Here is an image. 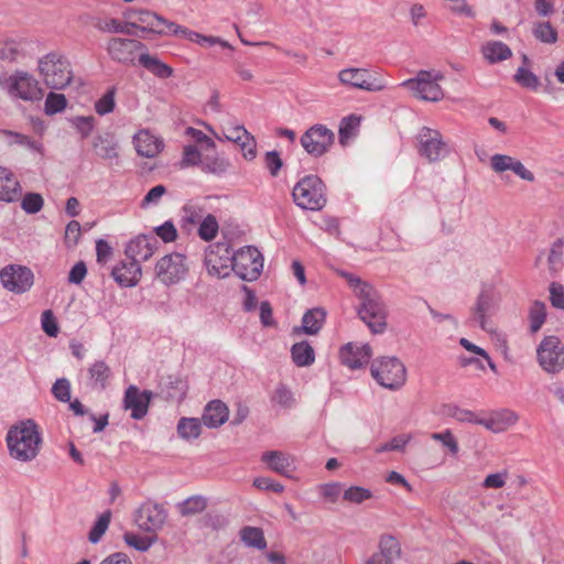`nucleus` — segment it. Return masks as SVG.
<instances>
[{
  "label": "nucleus",
  "mask_w": 564,
  "mask_h": 564,
  "mask_svg": "<svg viewBox=\"0 0 564 564\" xmlns=\"http://www.w3.org/2000/svg\"><path fill=\"white\" fill-rule=\"evenodd\" d=\"M41 441L37 426L32 420L20 422L7 434L10 455L21 462H30L36 457Z\"/></svg>",
  "instance_id": "f257e3e1"
},
{
  "label": "nucleus",
  "mask_w": 564,
  "mask_h": 564,
  "mask_svg": "<svg viewBox=\"0 0 564 564\" xmlns=\"http://www.w3.org/2000/svg\"><path fill=\"white\" fill-rule=\"evenodd\" d=\"M362 288L364 290H359L357 296L360 300L358 315L372 333L380 334L387 327L386 306L372 285H364Z\"/></svg>",
  "instance_id": "f03ea898"
},
{
  "label": "nucleus",
  "mask_w": 564,
  "mask_h": 564,
  "mask_svg": "<svg viewBox=\"0 0 564 564\" xmlns=\"http://www.w3.org/2000/svg\"><path fill=\"white\" fill-rule=\"evenodd\" d=\"M294 203L302 209L321 210L327 203L326 187L317 175H305L293 187Z\"/></svg>",
  "instance_id": "7ed1b4c3"
},
{
  "label": "nucleus",
  "mask_w": 564,
  "mask_h": 564,
  "mask_svg": "<svg viewBox=\"0 0 564 564\" xmlns=\"http://www.w3.org/2000/svg\"><path fill=\"white\" fill-rule=\"evenodd\" d=\"M0 88L13 98L32 102L41 100L44 95L39 82L23 70H17L10 76L0 73Z\"/></svg>",
  "instance_id": "20e7f679"
},
{
  "label": "nucleus",
  "mask_w": 564,
  "mask_h": 564,
  "mask_svg": "<svg viewBox=\"0 0 564 564\" xmlns=\"http://www.w3.org/2000/svg\"><path fill=\"white\" fill-rule=\"evenodd\" d=\"M39 70L45 85L52 89H63L72 80L70 64L57 53H48L39 61Z\"/></svg>",
  "instance_id": "39448f33"
},
{
  "label": "nucleus",
  "mask_w": 564,
  "mask_h": 564,
  "mask_svg": "<svg viewBox=\"0 0 564 564\" xmlns=\"http://www.w3.org/2000/svg\"><path fill=\"white\" fill-rule=\"evenodd\" d=\"M371 376L382 387L397 390L406 380V369L403 362L397 357H381L372 361Z\"/></svg>",
  "instance_id": "423d86ee"
},
{
  "label": "nucleus",
  "mask_w": 564,
  "mask_h": 564,
  "mask_svg": "<svg viewBox=\"0 0 564 564\" xmlns=\"http://www.w3.org/2000/svg\"><path fill=\"white\" fill-rule=\"evenodd\" d=\"M444 75L438 70H420L416 77L404 80L401 86L412 90L416 97L426 101H440L444 91L440 82Z\"/></svg>",
  "instance_id": "0eeeda50"
},
{
  "label": "nucleus",
  "mask_w": 564,
  "mask_h": 564,
  "mask_svg": "<svg viewBox=\"0 0 564 564\" xmlns=\"http://www.w3.org/2000/svg\"><path fill=\"white\" fill-rule=\"evenodd\" d=\"M231 270L243 281H256L263 269V257L253 246H246L234 253Z\"/></svg>",
  "instance_id": "6e6552de"
},
{
  "label": "nucleus",
  "mask_w": 564,
  "mask_h": 564,
  "mask_svg": "<svg viewBox=\"0 0 564 564\" xmlns=\"http://www.w3.org/2000/svg\"><path fill=\"white\" fill-rule=\"evenodd\" d=\"M335 134L324 124H314L301 137V145L312 156L324 155L334 143Z\"/></svg>",
  "instance_id": "1a4fd4ad"
},
{
  "label": "nucleus",
  "mask_w": 564,
  "mask_h": 564,
  "mask_svg": "<svg viewBox=\"0 0 564 564\" xmlns=\"http://www.w3.org/2000/svg\"><path fill=\"white\" fill-rule=\"evenodd\" d=\"M0 281L8 291L22 294L32 288L34 274L28 267L8 264L0 271Z\"/></svg>",
  "instance_id": "9d476101"
},
{
  "label": "nucleus",
  "mask_w": 564,
  "mask_h": 564,
  "mask_svg": "<svg viewBox=\"0 0 564 564\" xmlns=\"http://www.w3.org/2000/svg\"><path fill=\"white\" fill-rule=\"evenodd\" d=\"M417 140L419 153L421 156L429 160V162L440 161L449 152L448 145L443 140L438 130L423 127L419 132Z\"/></svg>",
  "instance_id": "9b49d317"
},
{
  "label": "nucleus",
  "mask_w": 564,
  "mask_h": 564,
  "mask_svg": "<svg viewBox=\"0 0 564 564\" xmlns=\"http://www.w3.org/2000/svg\"><path fill=\"white\" fill-rule=\"evenodd\" d=\"M536 354L540 366L546 372L555 373L564 367V347L555 336L545 337Z\"/></svg>",
  "instance_id": "f8f14e48"
},
{
  "label": "nucleus",
  "mask_w": 564,
  "mask_h": 564,
  "mask_svg": "<svg viewBox=\"0 0 564 564\" xmlns=\"http://www.w3.org/2000/svg\"><path fill=\"white\" fill-rule=\"evenodd\" d=\"M338 80L346 86L366 91H381L387 86L382 79L373 76L366 68L350 67L338 73Z\"/></svg>",
  "instance_id": "ddd939ff"
},
{
  "label": "nucleus",
  "mask_w": 564,
  "mask_h": 564,
  "mask_svg": "<svg viewBox=\"0 0 564 564\" xmlns=\"http://www.w3.org/2000/svg\"><path fill=\"white\" fill-rule=\"evenodd\" d=\"M185 256L178 252L162 257L155 265V275L164 284L180 282L186 275Z\"/></svg>",
  "instance_id": "4468645a"
},
{
  "label": "nucleus",
  "mask_w": 564,
  "mask_h": 564,
  "mask_svg": "<svg viewBox=\"0 0 564 564\" xmlns=\"http://www.w3.org/2000/svg\"><path fill=\"white\" fill-rule=\"evenodd\" d=\"M145 48L142 42L133 39L112 37L107 44L110 58L126 66H134L137 52Z\"/></svg>",
  "instance_id": "2eb2a0df"
},
{
  "label": "nucleus",
  "mask_w": 564,
  "mask_h": 564,
  "mask_svg": "<svg viewBox=\"0 0 564 564\" xmlns=\"http://www.w3.org/2000/svg\"><path fill=\"white\" fill-rule=\"evenodd\" d=\"M134 521L141 530L155 533L165 523L166 511L158 503L145 502L137 510Z\"/></svg>",
  "instance_id": "dca6fc26"
},
{
  "label": "nucleus",
  "mask_w": 564,
  "mask_h": 564,
  "mask_svg": "<svg viewBox=\"0 0 564 564\" xmlns=\"http://www.w3.org/2000/svg\"><path fill=\"white\" fill-rule=\"evenodd\" d=\"M232 259L234 253L227 242H217L209 246L205 254V263L208 271L224 276L227 275V272L223 271L232 268Z\"/></svg>",
  "instance_id": "f3484780"
},
{
  "label": "nucleus",
  "mask_w": 564,
  "mask_h": 564,
  "mask_svg": "<svg viewBox=\"0 0 564 564\" xmlns=\"http://www.w3.org/2000/svg\"><path fill=\"white\" fill-rule=\"evenodd\" d=\"M152 395L149 390L141 391L137 386H129L124 391L123 408L131 410L132 419L141 420L149 411Z\"/></svg>",
  "instance_id": "a211bd4d"
},
{
  "label": "nucleus",
  "mask_w": 564,
  "mask_h": 564,
  "mask_svg": "<svg viewBox=\"0 0 564 564\" xmlns=\"http://www.w3.org/2000/svg\"><path fill=\"white\" fill-rule=\"evenodd\" d=\"M371 355L372 350L368 344L359 346L354 343L343 346L339 352L341 362L350 369H359L367 365Z\"/></svg>",
  "instance_id": "6ab92c4d"
},
{
  "label": "nucleus",
  "mask_w": 564,
  "mask_h": 564,
  "mask_svg": "<svg viewBox=\"0 0 564 564\" xmlns=\"http://www.w3.org/2000/svg\"><path fill=\"white\" fill-rule=\"evenodd\" d=\"M158 243L153 236L139 235L127 245L126 256L131 260H137L138 263L147 261L154 253Z\"/></svg>",
  "instance_id": "aec40b11"
},
{
  "label": "nucleus",
  "mask_w": 564,
  "mask_h": 564,
  "mask_svg": "<svg viewBox=\"0 0 564 564\" xmlns=\"http://www.w3.org/2000/svg\"><path fill=\"white\" fill-rule=\"evenodd\" d=\"M94 153L106 161H111L119 156V144L112 132L105 131L97 133L91 139Z\"/></svg>",
  "instance_id": "412c9836"
},
{
  "label": "nucleus",
  "mask_w": 564,
  "mask_h": 564,
  "mask_svg": "<svg viewBox=\"0 0 564 564\" xmlns=\"http://www.w3.org/2000/svg\"><path fill=\"white\" fill-rule=\"evenodd\" d=\"M401 554L398 540L392 535H383L379 542V551L373 553L366 564H393V560Z\"/></svg>",
  "instance_id": "4be33fe9"
},
{
  "label": "nucleus",
  "mask_w": 564,
  "mask_h": 564,
  "mask_svg": "<svg viewBox=\"0 0 564 564\" xmlns=\"http://www.w3.org/2000/svg\"><path fill=\"white\" fill-rule=\"evenodd\" d=\"M111 275L119 285L133 286L141 276V265L137 260L128 258L112 269Z\"/></svg>",
  "instance_id": "5701e85b"
},
{
  "label": "nucleus",
  "mask_w": 564,
  "mask_h": 564,
  "mask_svg": "<svg viewBox=\"0 0 564 564\" xmlns=\"http://www.w3.org/2000/svg\"><path fill=\"white\" fill-rule=\"evenodd\" d=\"M495 310V295L490 288H484L477 296L471 308L473 318L477 321L482 329H486V316Z\"/></svg>",
  "instance_id": "b1692460"
},
{
  "label": "nucleus",
  "mask_w": 564,
  "mask_h": 564,
  "mask_svg": "<svg viewBox=\"0 0 564 564\" xmlns=\"http://www.w3.org/2000/svg\"><path fill=\"white\" fill-rule=\"evenodd\" d=\"M202 420L210 429L223 425L228 420L227 405L220 400L210 401L205 406Z\"/></svg>",
  "instance_id": "393cba45"
},
{
  "label": "nucleus",
  "mask_w": 564,
  "mask_h": 564,
  "mask_svg": "<svg viewBox=\"0 0 564 564\" xmlns=\"http://www.w3.org/2000/svg\"><path fill=\"white\" fill-rule=\"evenodd\" d=\"M134 143L138 154L144 158H154L163 148V143L148 131L135 134Z\"/></svg>",
  "instance_id": "a878e982"
},
{
  "label": "nucleus",
  "mask_w": 564,
  "mask_h": 564,
  "mask_svg": "<svg viewBox=\"0 0 564 564\" xmlns=\"http://www.w3.org/2000/svg\"><path fill=\"white\" fill-rule=\"evenodd\" d=\"M326 312L321 307L308 310L302 318V327H294V332H303L307 335H316L323 327Z\"/></svg>",
  "instance_id": "bb28decb"
},
{
  "label": "nucleus",
  "mask_w": 564,
  "mask_h": 564,
  "mask_svg": "<svg viewBox=\"0 0 564 564\" xmlns=\"http://www.w3.org/2000/svg\"><path fill=\"white\" fill-rule=\"evenodd\" d=\"M20 195V184L14 175L0 166V200L14 202Z\"/></svg>",
  "instance_id": "cd10ccee"
},
{
  "label": "nucleus",
  "mask_w": 564,
  "mask_h": 564,
  "mask_svg": "<svg viewBox=\"0 0 564 564\" xmlns=\"http://www.w3.org/2000/svg\"><path fill=\"white\" fill-rule=\"evenodd\" d=\"M261 460L265 463L271 470L283 476H288L293 462L290 455L280 451H269L263 453Z\"/></svg>",
  "instance_id": "c85d7f7f"
},
{
  "label": "nucleus",
  "mask_w": 564,
  "mask_h": 564,
  "mask_svg": "<svg viewBox=\"0 0 564 564\" xmlns=\"http://www.w3.org/2000/svg\"><path fill=\"white\" fill-rule=\"evenodd\" d=\"M89 386L93 389L104 390L111 377V369L104 360H96L87 369Z\"/></svg>",
  "instance_id": "c756f323"
},
{
  "label": "nucleus",
  "mask_w": 564,
  "mask_h": 564,
  "mask_svg": "<svg viewBox=\"0 0 564 564\" xmlns=\"http://www.w3.org/2000/svg\"><path fill=\"white\" fill-rule=\"evenodd\" d=\"M138 61L147 70L161 79L169 78L173 75V68L161 62L156 56L141 53Z\"/></svg>",
  "instance_id": "7c9ffc66"
},
{
  "label": "nucleus",
  "mask_w": 564,
  "mask_h": 564,
  "mask_svg": "<svg viewBox=\"0 0 564 564\" xmlns=\"http://www.w3.org/2000/svg\"><path fill=\"white\" fill-rule=\"evenodd\" d=\"M185 28L176 24L175 22L169 21L164 17L155 13L153 18V26L149 28L148 33L156 35H170L173 34L178 37H183Z\"/></svg>",
  "instance_id": "2f4dec72"
},
{
  "label": "nucleus",
  "mask_w": 564,
  "mask_h": 564,
  "mask_svg": "<svg viewBox=\"0 0 564 564\" xmlns=\"http://www.w3.org/2000/svg\"><path fill=\"white\" fill-rule=\"evenodd\" d=\"M292 360L297 367H307L315 360L313 347L307 341L296 343L291 348Z\"/></svg>",
  "instance_id": "473e14b6"
},
{
  "label": "nucleus",
  "mask_w": 564,
  "mask_h": 564,
  "mask_svg": "<svg viewBox=\"0 0 564 564\" xmlns=\"http://www.w3.org/2000/svg\"><path fill=\"white\" fill-rule=\"evenodd\" d=\"M484 56L490 63H497L511 57L512 52L508 45L499 41H491L484 45L482 47Z\"/></svg>",
  "instance_id": "72a5a7b5"
},
{
  "label": "nucleus",
  "mask_w": 564,
  "mask_h": 564,
  "mask_svg": "<svg viewBox=\"0 0 564 564\" xmlns=\"http://www.w3.org/2000/svg\"><path fill=\"white\" fill-rule=\"evenodd\" d=\"M123 15L128 19H133L139 24L138 30L142 33H148L149 28L153 26V18L155 12L147 9H129Z\"/></svg>",
  "instance_id": "f704fd0d"
},
{
  "label": "nucleus",
  "mask_w": 564,
  "mask_h": 564,
  "mask_svg": "<svg viewBox=\"0 0 564 564\" xmlns=\"http://www.w3.org/2000/svg\"><path fill=\"white\" fill-rule=\"evenodd\" d=\"M240 538L248 546L256 547L258 550H263L267 546L263 531L260 528L245 527L240 531Z\"/></svg>",
  "instance_id": "c9c22d12"
},
{
  "label": "nucleus",
  "mask_w": 564,
  "mask_h": 564,
  "mask_svg": "<svg viewBox=\"0 0 564 564\" xmlns=\"http://www.w3.org/2000/svg\"><path fill=\"white\" fill-rule=\"evenodd\" d=\"M182 39H187L191 42H195L202 46H213L215 44H219L225 48L232 50V46L220 37L203 35L197 32H194L187 28H185L184 34Z\"/></svg>",
  "instance_id": "e433bc0d"
},
{
  "label": "nucleus",
  "mask_w": 564,
  "mask_h": 564,
  "mask_svg": "<svg viewBox=\"0 0 564 564\" xmlns=\"http://www.w3.org/2000/svg\"><path fill=\"white\" fill-rule=\"evenodd\" d=\"M200 432L202 425L198 419L182 417L177 423V433L182 438H197Z\"/></svg>",
  "instance_id": "4c0bfd02"
},
{
  "label": "nucleus",
  "mask_w": 564,
  "mask_h": 564,
  "mask_svg": "<svg viewBox=\"0 0 564 564\" xmlns=\"http://www.w3.org/2000/svg\"><path fill=\"white\" fill-rule=\"evenodd\" d=\"M202 171L215 175H221L227 172L230 163L220 156L206 155L202 159Z\"/></svg>",
  "instance_id": "58836bf2"
},
{
  "label": "nucleus",
  "mask_w": 564,
  "mask_h": 564,
  "mask_svg": "<svg viewBox=\"0 0 564 564\" xmlns=\"http://www.w3.org/2000/svg\"><path fill=\"white\" fill-rule=\"evenodd\" d=\"M206 507L207 500L205 497L192 496L178 505V510L183 517H188L203 512Z\"/></svg>",
  "instance_id": "ea45409f"
},
{
  "label": "nucleus",
  "mask_w": 564,
  "mask_h": 564,
  "mask_svg": "<svg viewBox=\"0 0 564 564\" xmlns=\"http://www.w3.org/2000/svg\"><path fill=\"white\" fill-rule=\"evenodd\" d=\"M546 318V306L541 301H535L530 307L529 311V319H530V329L532 333H536L542 325L544 324Z\"/></svg>",
  "instance_id": "a19ab883"
},
{
  "label": "nucleus",
  "mask_w": 564,
  "mask_h": 564,
  "mask_svg": "<svg viewBox=\"0 0 564 564\" xmlns=\"http://www.w3.org/2000/svg\"><path fill=\"white\" fill-rule=\"evenodd\" d=\"M513 79L521 87L528 88V89H531L534 91L538 90V88L540 87L539 77L523 66H521L517 69L516 74L513 75Z\"/></svg>",
  "instance_id": "79ce46f5"
},
{
  "label": "nucleus",
  "mask_w": 564,
  "mask_h": 564,
  "mask_svg": "<svg viewBox=\"0 0 564 564\" xmlns=\"http://www.w3.org/2000/svg\"><path fill=\"white\" fill-rule=\"evenodd\" d=\"M533 35L542 43L553 44L557 41V31L550 22H538L533 28Z\"/></svg>",
  "instance_id": "37998d69"
},
{
  "label": "nucleus",
  "mask_w": 564,
  "mask_h": 564,
  "mask_svg": "<svg viewBox=\"0 0 564 564\" xmlns=\"http://www.w3.org/2000/svg\"><path fill=\"white\" fill-rule=\"evenodd\" d=\"M110 519H111V512L108 510V511H105L98 519L97 521L95 522V524L93 525L91 530L89 531V534H88V540L93 543V544H96L98 543L102 535L106 533L108 527H109V523H110Z\"/></svg>",
  "instance_id": "c03bdc74"
},
{
  "label": "nucleus",
  "mask_w": 564,
  "mask_h": 564,
  "mask_svg": "<svg viewBox=\"0 0 564 564\" xmlns=\"http://www.w3.org/2000/svg\"><path fill=\"white\" fill-rule=\"evenodd\" d=\"M123 540L129 546H132L138 551L145 552L152 546V544H154L156 535L139 536L134 533L126 532Z\"/></svg>",
  "instance_id": "a18cd8bd"
},
{
  "label": "nucleus",
  "mask_w": 564,
  "mask_h": 564,
  "mask_svg": "<svg viewBox=\"0 0 564 564\" xmlns=\"http://www.w3.org/2000/svg\"><path fill=\"white\" fill-rule=\"evenodd\" d=\"M116 88H109L106 94L95 102V110L98 115L105 116L113 111L116 101Z\"/></svg>",
  "instance_id": "49530a36"
},
{
  "label": "nucleus",
  "mask_w": 564,
  "mask_h": 564,
  "mask_svg": "<svg viewBox=\"0 0 564 564\" xmlns=\"http://www.w3.org/2000/svg\"><path fill=\"white\" fill-rule=\"evenodd\" d=\"M218 232V223L214 215H207L198 228V236L205 240H213Z\"/></svg>",
  "instance_id": "de8ad7c7"
},
{
  "label": "nucleus",
  "mask_w": 564,
  "mask_h": 564,
  "mask_svg": "<svg viewBox=\"0 0 564 564\" xmlns=\"http://www.w3.org/2000/svg\"><path fill=\"white\" fill-rule=\"evenodd\" d=\"M67 100L63 94L50 93L45 100V113L55 115L66 108Z\"/></svg>",
  "instance_id": "09e8293b"
},
{
  "label": "nucleus",
  "mask_w": 564,
  "mask_h": 564,
  "mask_svg": "<svg viewBox=\"0 0 564 564\" xmlns=\"http://www.w3.org/2000/svg\"><path fill=\"white\" fill-rule=\"evenodd\" d=\"M52 394L59 402H69L70 401V382L66 378L57 379L52 387Z\"/></svg>",
  "instance_id": "8fccbe9b"
},
{
  "label": "nucleus",
  "mask_w": 564,
  "mask_h": 564,
  "mask_svg": "<svg viewBox=\"0 0 564 564\" xmlns=\"http://www.w3.org/2000/svg\"><path fill=\"white\" fill-rule=\"evenodd\" d=\"M43 197L37 193H28L24 195L21 207L26 214H36L43 207Z\"/></svg>",
  "instance_id": "3c124183"
},
{
  "label": "nucleus",
  "mask_w": 564,
  "mask_h": 564,
  "mask_svg": "<svg viewBox=\"0 0 564 564\" xmlns=\"http://www.w3.org/2000/svg\"><path fill=\"white\" fill-rule=\"evenodd\" d=\"M359 126V119L355 116L345 117L339 126V142L345 144L352 131Z\"/></svg>",
  "instance_id": "603ef678"
},
{
  "label": "nucleus",
  "mask_w": 564,
  "mask_h": 564,
  "mask_svg": "<svg viewBox=\"0 0 564 564\" xmlns=\"http://www.w3.org/2000/svg\"><path fill=\"white\" fill-rule=\"evenodd\" d=\"M121 24H122V22L115 18H110V19L97 18L93 22L94 28L97 29L98 31L104 32V33H117V34H119V31H122Z\"/></svg>",
  "instance_id": "864d4df0"
},
{
  "label": "nucleus",
  "mask_w": 564,
  "mask_h": 564,
  "mask_svg": "<svg viewBox=\"0 0 564 564\" xmlns=\"http://www.w3.org/2000/svg\"><path fill=\"white\" fill-rule=\"evenodd\" d=\"M371 491L369 489L352 486L345 490L344 499L354 503H361L367 499L371 498Z\"/></svg>",
  "instance_id": "5fc2aeb1"
},
{
  "label": "nucleus",
  "mask_w": 564,
  "mask_h": 564,
  "mask_svg": "<svg viewBox=\"0 0 564 564\" xmlns=\"http://www.w3.org/2000/svg\"><path fill=\"white\" fill-rule=\"evenodd\" d=\"M75 128L80 134L82 139H86L90 135L95 128V118L93 116L84 117L78 116L73 120Z\"/></svg>",
  "instance_id": "6e6d98bb"
},
{
  "label": "nucleus",
  "mask_w": 564,
  "mask_h": 564,
  "mask_svg": "<svg viewBox=\"0 0 564 564\" xmlns=\"http://www.w3.org/2000/svg\"><path fill=\"white\" fill-rule=\"evenodd\" d=\"M20 55L19 45L14 41L0 43V61L12 63Z\"/></svg>",
  "instance_id": "4d7b16f0"
},
{
  "label": "nucleus",
  "mask_w": 564,
  "mask_h": 564,
  "mask_svg": "<svg viewBox=\"0 0 564 564\" xmlns=\"http://www.w3.org/2000/svg\"><path fill=\"white\" fill-rule=\"evenodd\" d=\"M42 328L50 337H56L59 328L52 311L47 310L41 316Z\"/></svg>",
  "instance_id": "13d9d810"
},
{
  "label": "nucleus",
  "mask_w": 564,
  "mask_h": 564,
  "mask_svg": "<svg viewBox=\"0 0 564 564\" xmlns=\"http://www.w3.org/2000/svg\"><path fill=\"white\" fill-rule=\"evenodd\" d=\"M514 160V158L506 154H495L490 159L491 169L497 173L511 171Z\"/></svg>",
  "instance_id": "bf43d9fd"
},
{
  "label": "nucleus",
  "mask_w": 564,
  "mask_h": 564,
  "mask_svg": "<svg viewBox=\"0 0 564 564\" xmlns=\"http://www.w3.org/2000/svg\"><path fill=\"white\" fill-rule=\"evenodd\" d=\"M154 231L155 235L160 237L164 242H172L177 238V230L171 220H167L163 225L158 226Z\"/></svg>",
  "instance_id": "052dcab7"
},
{
  "label": "nucleus",
  "mask_w": 564,
  "mask_h": 564,
  "mask_svg": "<svg viewBox=\"0 0 564 564\" xmlns=\"http://www.w3.org/2000/svg\"><path fill=\"white\" fill-rule=\"evenodd\" d=\"M187 134L191 135L194 141L202 147L203 150L209 151L214 150L216 147L214 140L198 129L187 128Z\"/></svg>",
  "instance_id": "680f3d73"
},
{
  "label": "nucleus",
  "mask_w": 564,
  "mask_h": 564,
  "mask_svg": "<svg viewBox=\"0 0 564 564\" xmlns=\"http://www.w3.org/2000/svg\"><path fill=\"white\" fill-rule=\"evenodd\" d=\"M550 301L553 307L564 310V286L561 283L550 284Z\"/></svg>",
  "instance_id": "e2e57ef3"
},
{
  "label": "nucleus",
  "mask_w": 564,
  "mask_h": 564,
  "mask_svg": "<svg viewBox=\"0 0 564 564\" xmlns=\"http://www.w3.org/2000/svg\"><path fill=\"white\" fill-rule=\"evenodd\" d=\"M264 163L272 176H276L283 165L282 159L275 150L265 153Z\"/></svg>",
  "instance_id": "0e129e2a"
},
{
  "label": "nucleus",
  "mask_w": 564,
  "mask_h": 564,
  "mask_svg": "<svg viewBox=\"0 0 564 564\" xmlns=\"http://www.w3.org/2000/svg\"><path fill=\"white\" fill-rule=\"evenodd\" d=\"M166 193L164 185H156L152 187L141 202V207L145 208L150 205H158L162 196Z\"/></svg>",
  "instance_id": "69168bd1"
},
{
  "label": "nucleus",
  "mask_w": 564,
  "mask_h": 564,
  "mask_svg": "<svg viewBox=\"0 0 564 564\" xmlns=\"http://www.w3.org/2000/svg\"><path fill=\"white\" fill-rule=\"evenodd\" d=\"M431 437L435 441L442 442L443 445L446 446L452 454H457L458 444L449 430H446L442 433H433Z\"/></svg>",
  "instance_id": "338daca9"
},
{
  "label": "nucleus",
  "mask_w": 564,
  "mask_h": 564,
  "mask_svg": "<svg viewBox=\"0 0 564 564\" xmlns=\"http://www.w3.org/2000/svg\"><path fill=\"white\" fill-rule=\"evenodd\" d=\"M202 155L195 145H186L183 151V164L185 165H202Z\"/></svg>",
  "instance_id": "774afa93"
}]
</instances>
